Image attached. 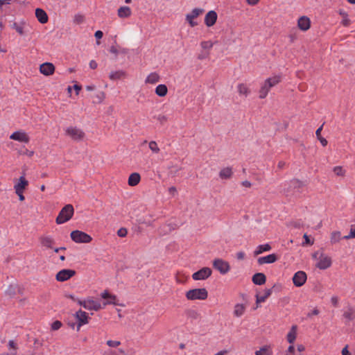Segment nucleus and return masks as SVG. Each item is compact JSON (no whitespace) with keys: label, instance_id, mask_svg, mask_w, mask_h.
Returning <instances> with one entry per match:
<instances>
[{"label":"nucleus","instance_id":"obj_1","mask_svg":"<svg viewBox=\"0 0 355 355\" xmlns=\"http://www.w3.org/2000/svg\"><path fill=\"white\" fill-rule=\"evenodd\" d=\"M74 213L73 207L69 204L65 205L59 212L58 216L55 219L57 224H63L69 220Z\"/></svg>","mask_w":355,"mask_h":355},{"label":"nucleus","instance_id":"obj_2","mask_svg":"<svg viewBox=\"0 0 355 355\" xmlns=\"http://www.w3.org/2000/svg\"><path fill=\"white\" fill-rule=\"evenodd\" d=\"M186 298L188 300H205L208 297V292L206 288H194L186 292Z\"/></svg>","mask_w":355,"mask_h":355},{"label":"nucleus","instance_id":"obj_3","mask_svg":"<svg viewBox=\"0 0 355 355\" xmlns=\"http://www.w3.org/2000/svg\"><path fill=\"white\" fill-rule=\"evenodd\" d=\"M77 303L89 311H97L103 308V306H101L100 301L95 300L91 297L83 300H78Z\"/></svg>","mask_w":355,"mask_h":355},{"label":"nucleus","instance_id":"obj_4","mask_svg":"<svg viewBox=\"0 0 355 355\" xmlns=\"http://www.w3.org/2000/svg\"><path fill=\"white\" fill-rule=\"evenodd\" d=\"M70 236L71 240L77 243H89L92 241L90 235L80 230L72 231Z\"/></svg>","mask_w":355,"mask_h":355},{"label":"nucleus","instance_id":"obj_5","mask_svg":"<svg viewBox=\"0 0 355 355\" xmlns=\"http://www.w3.org/2000/svg\"><path fill=\"white\" fill-rule=\"evenodd\" d=\"M213 266L223 275L226 274L230 270L229 263L221 259H216L213 262Z\"/></svg>","mask_w":355,"mask_h":355},{"label":"nucleus","instance_id":"obj_6","mask_svg":"<svg viewBox=\"0 0 355 355\" xmlns=\"http://www.w3.org/2000/svg\"><path fill=\"white\" fill-rule=\"evenodd\" d=\"M66 133L73 140H81L85 137V132L76 127H69L66 130Z\"/></svg>","mask_w":355,"mask_h":355},{"label":"nucleus","instance_id":"obj_7","mask_svg":"<svg viewBox=\"0 0 355 355\" xmlns=\"http://www.w3.org/2000/svg\"><path fill=\"white\" fill-rule=\"evenodd\" d=\"M306 272L302 270L295 272L293 277V282L296 287L302 286L306 283Z\"/></svg>","mask_w":355,"mask_h":355},{"label":"nucleus","instance_id":"obj_8","mask_svg":"<svg viewBox=\"0 0 355 355\" xmlns=\"http://www.w3.org/2000/svg\"><path fill=\"white\" fill-rule=\"evenodd\" d=\"M75 318L78 322V330H79L83 325L89 323L90 319L88 313L81 309L76 313Z\"/></svg>","mask_w":355,"mask_h":355},{"label":"nucleus","instance_id":"obj_9","mask_svg":"<svg viewBox=\"0 0 355 355\" xmlns=\"http://www.w3.org/2000/svg\"><path fill=\"white\" fill-rule=\"evenodd\" d=\"M76 275V271L71 269H63L59 271L55 277L58 282H64Z\"/></svg>","mask_w":355,"mask_h":355},{"label":"nucleus","instance_id":"obj_10","mask_svg":"<svg viewBox=\"0 0 355 355\" xmlns=\"http://www.w3.org/2000/svg\"><path fill=\"white\" fill-rule=\"evenodd\" d=\"M212 273L209 268L205 267L192 275V278L194 280H204L211 276Z\"/></svg>","mask_w":355,"mask_h":355},{"label":"nucleus","instance_id":"obj_11","mask_svg":"<svg viewBox=\"0 0 355 355\" xmlns=\"http://www.w3.org/2000/svg\"><path fill=\"white\" fill-rule=\"evenodd\" d=\"M332 261L330 257L322 254L319 259L318 261L316 263V267L320 270H325L329 268L331 266Z\"/></svg>","mask_w":355,"mask_h":355},{"label":"nucleus","instance_id":"obj_12","mask_svg":"<svg viewBox=\"0 0 355 355\" xmlns=\"http://www.w3.org/2000/svg\"><path fill=\"white\" fill-rule=\"evenodd\" d=\"M40 243L43 248L46 249H53L55 241L51 236H41L39 238Z\"/></svg>","mask_w":355,"mask_h":355},{"label":"nucleus","instance_id":"obj_13","mask_svg":"<svg viewBox=\"0 0 355 355\" xmlns=\"http://www.w3.org/2000/svg\"><path fill=\"white\" fill-rule=\"evenodd\" d=\"M10 139L15 141H18L20 142L28 143L30 141V137L28 134L25 132L22 131H16L13 132L10 136Z\"/></svg>","mask_w":355,"mask_h":355},{"label":"nucleus","instance_id":"obj_14","mask_svg":"<svg viewBox=\"0 0 355 355\" xmlns=\"http://www.w3.org/2000/svg\"><path fill=\"white\" fill-rule=\"evenodd\" d=\"M203 12L202 9L194 8L191 13L187 15V20L191 27L197 26V22L194 21L193 19L197 18Z\"/></svg>","mask_w":355,"mask_h":355},{"label":"nucleus","instance_id":"obj_15","mask_svg":"<svg viewBox=\"0 0 355 355\" xmlns=\"http://www.w3.org/2000/svg\"><path fill=\"white\" fill-rule=\"evenodd\" d=\"M55 66L51 62H45L40 65V71L44 76L53 75L55 72Z\"/></svg>","mask_w":355,"mask_h":355},{"label":"nucleus","instance_id":"obj_16","mask_svg":"<svg viewBox=\"0 0 355 355\" xmlns=\"http://www.w3.org/2000/svg\"><path fill=\"white\" fill-rule=\"evenodd\" d=\"M217 18L218 15L215 11H209L205 15V24L208 27L212 26L216 24Z\"/></svg>","mask_w":355,"mask_h":355},{"label":"nucleus","instance_id":"obj_17","mask_svg":"<svg viewBox=\"0 0 355 355\" xmlns=\"http://www.w3.org/2000/svg\"><path fill=\"white\" fill-rule=\"evenodd\" d=\"M28 186V181L24 176L19 178L18 182L14 185L15 192H24Z\"/></svg>","mask_w":355,"mask_h":355},{"label":"nucleus","instance_id":"obj_18","mask_svg":"<svg viewBox=\"0 0 355 355\" xmlns=\"http://www.w3.org/2000/svg\"><path fill=\"white\" fill-rule=\"evenodd\" d=\"M297 27L303 31H308L311 27V20L306 16L300 17L297 20Z\"/></svg>","mask_w":355,"mask_h":355},{"label":"nucleus","instance_id":"obj_19","mask_svg":"<svg viewBox=\"0 0 355 355\" xmlns=\"http://www.w3.org/2000/svg\"><path fill=\"white\" fill-rule=\"evenodd\" d=\"M101 297L103 299H107L108 300L103 303V307L107 304H114L116 305V297L114 295H112L108 293V291H105L101 293Z\"/></svg>","mask_w":355,"mask_h":355},{"label":"nucleus","instance_id":"obj_20","mask_svg":"<svg viewBox=\"0 0 355 355\" xmlns=\"http://www.w3.org/2000/svg\"><path fill=\"white\" fill-rule=\"evenodd\" d=\"M277 259V256L275 254H270L265 257H259L257 261L260 265L264 263H275Z\"/></svg>","mask_w":355,"mask_h":355},{"label":"nucleus","instance_id":"obj_21","mask_svg":"<svg viewBox=\"0 0 355 355\" xmlns=\"http://www.w3.org/2000/svg\"><path fill=\"white\" fill-rule=\"evenodd\" d=\"M35 16H36L37 20L41 24H46L48 22V20H49L48 15H47L46 12L43 9L37 8L35 10Z\"/></svg>","mask_w":355,"mask_h":355},{"label":"nucleus","instance_id":"obj_22","mask_svg":"<svg viewBox=\"0 0 355 355\" xmlns=\"http://www.w3.org/2000/svg\"><path fill=\"white\" fill-rule=\"evenodd\" d=\"M255 355H273L272 347L270 345H265L255 352Z\"/></svg>","mask_w":355,"mask_h":355},{"label":"nucleus","instance_id":"obj_23","mask_svg":"<svg viewBox=\"0 0 355 355\" xmlns=\"http://www.w3.org/2000/svg\"><path fill=\"white\" fill-rule=\"evenodd\" d=\"M141 180V176L138 173H132L130 175L128 180V185L130 187L137 186Z\"/></svg>","mask_w":355,"mask_h":355},{"label":"nucleus","instance_id":"obj_24","mask_svg":"<svg viewBox=\"0 0 355 355\" xmlns=\"http://www.w3.org/2000/svg\"><path fill=\"white\" fill-rule=\"evenodd\" d=\"M266 277L263 273L258 272L253 275L252 282L256 285H263L266 283Z\"/></svg>","mask_w":355,"mask_h":355},{"label":"nucleus","instance_id":"obj_25","mask_svg":"<svg viewBox=\"0 0 355 355\" xmlns=\"http://www.w3.org/2000/svg\"><path fill=\"white\" fill-rule=\"evenodd\" d=\"M271 293H272L271 289H266L264 291V294L263 295H256L257 306L254 308V309L258 308L259 304H260L261 302H264L266 301V300L271 295Z\"/></svg>","mask_w":355,"mask_h":355},{"label":"nucleus","instance_id":"obj_26","mask_svg":"<svg viewBox=\"0 0 355 355\" xmlns=\"http://www.w3.org/2000/svg\"><path fill=\"white\" fill-rule=\"evenodd\" d=\"M132 14L131 9L128 6H122L118 9V16L120 18L129 17Z\"/></svg>","mask_w":355,"mask_h":355},{"label":"nucleus","instance_id":"obj_27","mask_svg":"<svg viewBox=\"0 0 355 355\" xmlns=\"http://www.w3.org/2000/svg\"><path fill=\"white\" fill-rule=\"evenodd\" d=\"M233 175L232 169L231 167L223 168L219 172V177L222 180H227L232 178Z\"/></svg>","mask_w":355,"mask_h":355},{"label":"nucleus","instance_id":"obj_28","mask_svg":"<svg viewBox=\"0 0 355 355\" xmlns=\"http://www.w3.org/2000/svg\"><path fill=\"white\" fill-rule=\"evenodd\" d=\"M297 337V326L293 325L292 326L291 330L287 334V340L288 342L293 345Z\"/></svg>","mask_w":355,"mask_h":355},{"label":"nucleus","instance_id":"obj_29","mask_svg":"<svg viewBox=\"0 0 355 355\" xmlns=\"http://www.w3.org/2000/svg\"><path fill=\"white\" fill-rule=\"evenodd\" d=\"M159 75L156 72L150 73L146 79V83L155 84L159 81Z\"/></svg>","mask_w":355,"mask_h":355},{"label":"nucleus","instance_id":"obj_30","mask_svg":"<svg viewBox=\"0 0 355 355\" xmlns=\"http://www.w3.org/2000/svg\"><path fill=\"white\" fill-rule=\"evenodd\" d=\"M26 23L24 21L14 22L12 24V28L15 29L20 35H24V28Z\"/></svg>","mask_w":355,"mask_h":355},{"label":"nucleus","instance_id":"obj_31","mask_svg":"<svg viewBox=\"0 0 355 355\" xmlns=\"http://www.w3.org/2000/svg\"><path fill=\"white\" fill-rule=\"evenodd\" d=\"M245 311V306L243 304H236L234 309V315L236 317H241Z\"/></svg>","mask_w":355,"mask_h":355},{"label":"nucleus","instance_id":"obj_32","mask_svg":"<svg viewBox=\"0 0 355 355\" xmlns=\"http://www.w3.org/2000/svg\"><path fill=\"white\" fill-rule=\"evenodd\" d=\"M282 77L280 76H275L271 78H267L265 81L268 85L269 87H272L280 83Z\"/></svg>","mask_w":355,"mask_h":355},{"label":"nucleus","instance_id":"obj_33","mask_svg":"<svg viewBox=\"0 0 355 355\" xmlns=\"http://www.w3.org/2000/svg\"><path fill=\"white\" fill-rule=\"evenodd\" d=\"M168 89L165 85L161 84L155 88V94L161 97L165 96L167 94Z\"/></svg>","mask_w":355,"mask_h":355},{"label":"nucleus","instance_id":"obj_34","mask_svg":"<svg viewBox=\"0 0 355 355\" xmlns=\"http://www.w3.org/2000/svg\"><path fill=\"white\" fill-rule=\"evenodd\" d=\"M270 88L271 87H269L268 85L265 81L264 83L263 84V85L261 87L259 91V98H265L267 96V95H268Z\"/></svg>","mask_w":355,"mask_h":355},{"label":"nucleus","instance_id":"obj_35","mask_svg":"<svg viewBox=\"0 0 355 355\" xmlns=\"http://www.w3.org/2000/svg\"><path fill=\"white\" fill-rule=\"evenodd\" d=\"M271 250V246L268 243H266L263 245H259L257 247L254 254L258 255L259 254H261L264 252H268Z\"/></svg>","mask_w":355,"mask_h":355},{"label":"nucleus","instance_id":"obj_36","mask_svg":"<svg viewBox=\"0 0 355 355\" xmlns=\"http://www.w3.org/2000/svg\"><path fill=\"white\" fill-rule=\"evenodd\" d=\"M343 316L348 320H355V310L352 307H349L343 313Z\"/></svg>","mask_w":355,"mask_h":355},{"label":"nucleus","instance_id":"obj_37","mask_svg":"<svg viewBox=\"0 0 355 355\" xmlns=\"http://www.w3.org/2000/svg\"><path fill=\"white\" fill-rule=\"evenodd\" d=\"M188 275L183 272H178L175 275V280L178 283L184 284L188 279Z\"/></svg>","mask_w":355,"mask_h":355},{"label":"nucleus","instance_id":"obj_38","mask_svg":"<svg viewBox=\"0 0 355 355\" xmlns=\"http://www.w3.org/2000/svg\"><path fill=\"white\" fill-rule=\"evenodd\" d=\"M237 87H238V92H239V94L244 95L245 96H247L249 94L250 89L246 85H245L243 83H241V84L238 85Z\"/></svg>","mask_w":355,"mask_h":355},{"label":"nucleus","instance_id":"obj_39","mask_svg":"<svg viewBox=\"0 0 355 355\" xmlns=\"http://www.w3.org/2000/svg\"><path fill=\"white\" fill-rule=\"evenodd\" d=\"M341 239V234L339 231H334L331 234L330 241L332 244L338 243Z\"/></svg>","mask_w":355,"mask_h":355},{"label":"nucleus","instance_id":"obj_40","mask_svg":"<svg viewBox=\"0 0 355 355\" xmlns=\"http://www.w3.org/2000/svg\"><path fill=\"white\" fill-rule=\"evenodd\" d=\"M322 126H321L319 128H318L316 132H315V135H316L318 139H319V141H320L321 144L323 146H326L327 145V141L326 139H324V137H322L321 136V131H322Z\"/></svg>","mask_w":355,"mask_h":355},{"label":"nucleus","instance_id":"obj_41","mask_svg":"<svg viewBox=\"0 0 355 355\" xmlns=\"http://www.w3.org/2000/svg\"><path fill=\"white\" fill-rule=\"evenodd\" d=\"M333 171L337 176L344 177L346 173V171L340 166H335L333 168Z\"/></svg>","mask_w":355,"mask_h":355},{"label":"nucleus","instance_id":"obj_42","mask_svg":"<svg viewBox=\"0 0 355 355\" xmlns=\"http://www.w3.org/2000/svg\"><path fill=\"white\" fill-rule=\"evenodd\" d=\"M124 72L121 71H114L110 73V78L111 80H116L121 78L122 76H124Z\"/></svg>","mask_w":355,"mask_h":355},{"label":"nucleus","instance_id":"obj_43","mask_svg":"<svg viewBox=\"0 0 355 355\" xmlns=\"http://www.w3.org/2000/svg\"><path fill=\"white\" fill-rule=\"evenodd\" d=\"M149 148L155 153H158L159 152V148L157 146V144L155 141H151L149 142Z\"/></svg>","mask_w":355,"mask_h":355},{"label":"nucleus","instance_id":"obj_44","mask_svg":"<svg viewBox=\"0 0 355 355\" xmlns=\"http://www.w3.org/2000/svg\"><path fill=\"white\" fill-rule=\"evenodd\" d=\"M84 20L85 17L82 15L78 14L75 15L73 21L76 24H80L84 21Z\"/></svg>","mask_w":355,"mask_h":355},{"label":"nucleus","instance_id":"obj_45","mask_svg":"<svg viewBox=\"0 0 355 355\" xmlns=\"http://www.w3.org/2000/svg\"><path fill=\"white\" fill-rule=\"evenodd\" d=\"M353 238H355V227H354V226H352V227L350 229L349 234L347 235V236H345L343 237V239H346V240H348V239H353Z\"/></svg>","mask_w":355,"mask_h":355},{"label":"nucleus","instance_id":"obj_46","mask_svg":"<svg viewBox=\"0 0 355 355\" xmlns=\"http://www.w3.org/2000/svg\"><path fill=\"white\" fill-rule=\"evenodd\" d=\"M107 345L110 347H117L121 345V342L117 340H110L107 341Z\"/></svg>","mask_w":355,"mask_h":355},{"label":"nucleus","instance_id":"obj_47","mask_svg":"<svg viewBox=\"0 0 355 355\" xmlns=\"http://www.w3.org/2000/svg\"><path fill=\"white\" fill-rule=\"evenodd\" d=\"M8 346L10 349H13L15 351H16L17 349V345L13 340L9 341ZM11 355H17V352L11 353Z\"/></svg>","mask_w":355,"mask_h":355},{"label":"nucleus","instance_id":"obj_48","mask_svg":"<svg viewBox=\"0 0 355 355\" xmlns=\"http://www.w3.org/2000/svg\"><path fill=\"white\" fill-rule=\"evenodd\" d=\"M128 234V231H127V229L125 228H120L118 232H117V235L119 236V237H125Z\"/></svg>","mask_w":355,"mask_h":355},{"label":"nucleus","instance_id":"obj_49","mask_svg":"<svg viewBox=\"0 0 355 355\" xmlns=\"http://www.w3.org/2000/svg\"><path fill=\"white\" fill-rule=\"evenodd\" d=\"M62 327V322L56 320L52 323L51 328L53 330H58Z\"/></svg>","mask_w":355,"mask_h":355},{"label":"nucleus","instance_id":"obj_50","mask_svg":"<svg viewBox=\"0 0 355 355\" xmlns=\"http://www.w3.org/2000/svg\"><path fill=\"white\" fill-rule=\"evenodd\" d=\"M295 347L293 345H290L286 352L285 355H294Z\"/></svg>","mask_w":355,"mask_h":355},{"label":"nucleus","instance_id":"obj_51","mask_svg":"<svg viewBox=\"0 0 355 355\" xmlns=\"http://www.w3.org/2000/svg\"><path fill=\"white\" fill-rule=\"evenodd\" d=\"M331 302L334 307H337L338 305L339 299L337 296H333L331 298Z\"/></svg>","mask_w":355,"mask_h":355},{"label":"nucleus","instance_id":"obj_52","mask_svg":"<svg viewBox=\"0 0 355 355\" xmlns=\"http://www.w3.org/2000/svg\"><path fill=\"white\" fill-rule=\"evenodd\" d=\"M201 46L203 49L211 48L212 47V43L211 42H209V41L202 42H201Z\"/></svg>","mask_w":355,"mask_h":355},{"label":"nucleus","instance_id":"obj_53","mask_svg":"<svg viewBox=\"0 0 355 355\" xmlns=\"http://www.w3.org/2000/svg\"><path fill=\"white\" fill-rule=\"evenodd\" d=\"M303 238L304 239V244L309 245H311L313 244V241H311V240L307 234H304Z\"/></svg>","mask_w":355,"mask_h":355},{"label":"nucleus","instance_id":"obj_54","mask_svg":"<svg viewBox=\"0 0 355 355\" xmlns=\"http://www.w3.org/2000/svg\"><path fill=\"white\" fill-rule=\"evenodd\" d=\"M95 37L97 40H100L103 37V33L101 31H97L96 33H95Z\"/></svg>","mask_w":355,"mask_h":355},{"label":"nucleus","instance_id":"obj_55","mask_svg":"<svg viewBox=\"0 0 355 355\" xmlns=\"http://www.w3.org/2000/svg\"><path fill=\"white\" fill-rule=\"evenodd\" d=\"M89 67L92 69H95L98 67V64L95 60H91L89 62Z\"/></svg>","mask_w":355,"mask_h":355},{"label":"nucleus","instance_id":"obj_56","mask_svg":"<svg viewBox=\"0 0 355 355\" xmlns=\"http://www.w3.org/2000/svg\"><path fill=\"white\" fill-rule=\"evenodd\" d=\"M260 0H246L248 4L250 6H255L257 5Z\"/></svg>","mask_w":355,"mask_h":355},{"label":"nucleus","instance_id":"obj_57","mask_svg":"<svg viewBox=\"0 0 355 355\" xmlns=\"http://www.w3.org/2000/svg\"><path fill=\"white\" fill-rule=\"evenodd\" d=\"M241 184H242V186L247 187V188H250L252 186V184L248 180L242 182Z\"/></svg>","mask_w":355,"mask_h":355},{"label":"nucleus","instance_id":"obj_58","mask_svg":"<svg viewBox=\"0 0 355 355\" xmlns=\"http://www.w3.org/2000/svg\"><path fill=\"white\" fill-rule=\"evenodd\" d=\"M15 193L19 196V199L21 201H24L25 200V197L24 196V192H15Z\"/></svg>","mask_w":355,"mask_h":355},{"label":"nucleus","instance_id":"obj_59","mask_svg":"<svg viewBox=\"0 0 355 355\" xmlns=\"http://www.w3.org/2000/svg\"><path fill=\"white\" fill-rule=\"evenodd\" d=\"M342 355H351V353L347 349V346L345 347L342 350Z\"/></svg>","mask_w":355,"mask_h":355},{"label":"nucleus","instance_id":"obj_60","mask_svg":"<svg viewBox=\"0 0 355 355\" xmlns=\"http://www.w3.org/2000/svg\"><path fill=\"white\" fill-rule=\"evenodd\" d=\"M110 52L116 55L118 53V50L116 46H112L110 49Z\"/></svg>","mask_w":355,"mask_h":355},{"label":"nucleus","instance_id":"obj_61","mask_svg":"<svg viewBox=\"0 0 355 355\" xmlns=\"http://www.w3.org/2000/svg\"><path fill=\"white\" fill-rule=\"evenodd\" d=\"M342 24L344 26H348L350 24V20L349 19H345L343 20Z\"/></svg>","mask_w":355,"mask_h":355},{"label":"nucleus","instance_id":"obj_62","mask_svg":"<svg viewBox=\"0 0 355 355\" xmlns=\"http://www.w3.org/2000/svg\"><path fill=\"white\" fill-rule=\"evenodd\" d=\"M24 154L28 155V157H32L34 155V151L33 150H28V149L26 150V152L24 153Z\"/></svg>","mask_w":355,"mask_h":355},{"label":"nucleus","instance_id":"obj_63","mask_svg":"<svg viewBox=\"0 0 355 355\" xmlns=\"http://www.w3.org/2000/svg\"><path fill=\"white\" fill-rule=\"evenodd\" d=\"M168 191L170 193L174 195L176 193L177 190L175 187H171L168 189Z\"/></svg>","mask_w":355,"mask_h":355},{"label":"nucleus","instance_id":"obj_64","mask_svg":"<svg viewBox=\"0 0 355 355\" xmlns=\"http://www.w3.org/2000/svg\"><path fill=\"white\" fill-rule=\"evenodd\" d=\"M305 350V347L303 345H297V351L300 352H304Z\"/></svg>","mask_w":355,"mask_h":355}]
</instances>
